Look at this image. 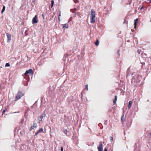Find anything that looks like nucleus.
<instances>
[{
    "mask_svg": "<svg viewBox=\"0 0 151 151\" xmlns=\"http://www.w3.org/2000/svg\"><path fill=\"white\" fill-rule=\"evenodd\" d=\"M132 84L133 85L139 84L141 78V76H139V75L135 72L132 73Z\"/></svg>",
    "mask_w": 151,
    "mask_h": 151,
    "instance_id": "obj_1",
    "label": "nucleus"
},
{
    "mask_svg": "<svg viewBox=\"0 0 151 151\" xmlns=\"http://www.w3.org/2000/svg\"><path fill=\"white\" fill-rule=\"evenodd\" d=\"M96 14L95 11L93 9L91 10V14L90 22L92 23H94L95 22V17Z\"/></svg>",
    "mask_w": 151,
    "mask_h": 151,
    "instance_id": "obj_2",
    "label": "nucleus"
},
{
    "mask_svg": "<svg viewBox=\"0 0 151 151\" xmlns=\"http://www.w3.org/2000/svg\"><path fill=\"white\" fill-rule=\"evenodd\" d=\"M24 95L22 93L21 91H19L17 93V95L16 96L15 101L21 98Z\"/></svg>",
    "mask_w": 151,
    "mask_h": 151,
    "instance_id": "obj_3",
    "label": "nucleus"
},
{
    "mask_svg": "<svg viewBox=\"0 0 151 151\" xmlns=\"http://www.w3.org/2000/svg\"><path fill=\"white\" fill-rule=\"evenodd\" d=\"M33 73L32 70L30 69L26 71L25 73L24 74V75H23V76L24 78V76H26L27 75H31Z\"/></svg>",
    "mask_w": 151,
    "mask_h": 151,
    "instance_id": "obj_4",
    "label": "nucleus"
},
{
    "mask_svg": "<svg viewBox=\"0 0 151 151\" xmlns=\"http://www.w3.org/2000/svg\"><path fill=\"white\" fill-rule=\"evenodd\" d=\"M38 22V20H37V18L36 16L35 15L34 17L32 20V23L33 24H34L35 23H37Z\"/></svg>",
    "mask_w": 151,
    "mask_h": 151,
    "instance_id": "obj_5",
    "label": "nucleus"
},
{
    "mask_svg": "<svg viewBox=\"0 0 151 151\" xmlns=\"http://www.w3.org/2000/svg\"><path fill=\"white\" fill-rule=\"evenodd\" d=\"M6 35L7 38V42H9L11 40V35L8 33H6Z\"/></svg>",
    "mask_w": 151,
    "mask_h": 151,
    "instance_id": "obj_6",
    "label": "nucleus"
},
{
    "mask_svg": "<svg viewBox=\"0 0 151 151\" xmlns=\"http://www.w3.org/2000/svg\"><path fill=\"white\" fill-rule=\"evenodd\" d=\"M99 151H102L103 147L101 142L98 148Z\"/></svg>",
    "mask_w": 151,
    "mask_h": 151,
    "instance_id": "obj_7",
    "label": "nucleus"
},
{
    "mask_svg": "<svg viewBox=\"0 0 151 151\" xmlns=\"http://www.w3.org/2000/svg\"><path fill=\"white\" fill-rule=\"evenodd\" d=\"M45 116V113H43L40 116V118L38 119L39 121H42V119Z\"/></svg>",
    "mask_w": 151,
    "mask_h": 151,
    "instance_id": "obj_8",
    "label": "nucleus"
},
{
    "mask_svg": "<svg viewBox=\"0 0 151 151\" xmlns=\"http://www.w3.org/2000/svg\"><path fill=\"white\" fill-rule=\"evenodd\" d=\"M37 127V124L36 123H34L33 125L31 126L30 130L33 129L34 128H36Z\"/></svg>",
    "mask_w": 151,
    "mask_h": 151,
    "instance_id": "obj_9",
    "label": "nucleus"
},
{
    "mask_svg": "<svg viewBox=\"0 0 151 151\" xmlns=\"http://www.w3.org/2000/svg\"><path fill=\"white\" fill-rule=\"evenodd\" d=\"M139 145L137 144H135V147L134 148V151H139Z\"/></svg>",
    "mask_w": 151,
    "mask_h": 151,
    "instance_id": "obj_10",
    "label": "nucleus"
},
{
    "mask_svg": "<svg viewBox=\"0 0 151 151\" xmlns=\"http://www.w3.org/2000/svg\"><path fill=\"white\" fill-rule=\"evenodd\" d=\"M138 21V19H135L134 20V28L135 29H136V25H137V23Z\"/></svg>",
    "mask_w": 151,
    "mask_h": 151,
    "instance_id": "obj_11",
    "label": "nucleus"
},
{
    "mask_svg": "<svg viewBox=\"0 0 151 151\" xmlns=\"http://www.w3.org/2000/svg\"><path fill=\"white\" fill-rule=\"evenodd\" d=\"M132 104V102L131 101H130L129 102V104L128 105V107L129 109H130L131 108V107Z\"/></svg>",
    "mask_w": 151,
    "mask_h": 151,
    "instance_id": "obj_12",
    "label": "nucleus"
},
{
    "mask_svg": "<svg viewBox=\"0 0 151 151\" xmlns=\"http://www.w3.org/2000/svg\"><path fill=\"white\" fill-rule=\"evenodd\" d=\"M117 96H115V98H114V101H113V103H114V104H115V103H116V101H117Z\"/></svg>",
    "mask_w": 151,
    "mask_h": 151,
    "instance_id": "obj_13",
    "label": "nucleus"
},
{
    "mask_svg": "<svg viewBox=\"0 0 151 151\" xmlns=\"http://www.w3.org/2000/svg\"><path fill=\"white\" fill-rule=\"evenodd\" d=\"M63 132L65 133L67 136H69V134L68 133V132L67 131V130L66 129L64 130Z\"/></svg>",
    "mask_w": 151,
    "mask_h": 151,
    "instance_id": "obj_14",
    "label": "nucleus"
},
{
    "mask_svg": "<svg viewBox=\"0 0 151 151\" xmlns=\"http://www.w3.org/2000/svg\"><path fill=\"white\" fill-rule=\"evenodd\" d=\"M124 115H123V116H122V117H121V121L122 123H123L124 122Z\"/></svg>",
    "mask_w": 151,
    "mask_h": 151,
    "instance_id": "obj_15",
    "label": "nucleus"
},
{
    "mask_svg": "<svg viewBox=\"0 0 151 151\" xmlns=\"http://www.w3.org/2000/svg\"><path fill=\"white\" fill-rule=\"evenodd\" d=\"M63 28L65 27L66 28H68V24H63Z\"/></svg>",
    "mask_w": 151,
    "mask_h": 151,
    "instance_id": "obj_16",
    "label": "nucleus"
},
{
    "mask_svg": "<svg viewBox=\"0 0 151 151\" xmlns=\"http://www.w3.org/2000/svg\"><path fill=\"white\" fill-rule=\"evenodd\" d=\"M95 45L96 46H98L99 45V42L98 40H96L95 43Z\"/></svg>",
    "mask_w": 151,
    "mask_h": 151,
    "instance_id": "obj_17",
    "label": "nucleus"
},
{
    "mask_svg": "<svg viewBox=\"0 0 151 151\" xmlns=\"http://www.w3.org/2000/svg\"><path fill=\"white\" fill-rule=\"evenodd\" d=\"M43 129L42 128L40 129L37 132L39 133L42 132L43 131Z\"/></svg>",
    "mask_w": 151,
    "mask_h": 151,
    "instance_id": "obj_18",
    "label": "nucleus"
},
{
    "mask_svg": "<svg viewBox=\"0 0 151 151\" xmlns=\"http://www.w3.org/2000/svg\"><path fill=\"white\" fill-rule=\"evenodd\" d=\"M5 7L4 6L3 7L2 10V11H1L2 13L3 12L5 11Z\"/></svg>",
    "mask_w": 151,
    "mask_h": 151,
    "instance_id": "obj_19",
    "label": "nucleus"
},
{
    "mask_svg": "<svg viewBox=\"0 0 151 151\" xmlns=\"http://www.w3.org/2000/svg\"><path fill=\"white\" fill-rule=\"evenodd\" d=\"M109 138L110 140V142H112L113 140V137L111 136Z\"/></svg>",
    "mask_w": 151,
    "mask_h": 151,
    "instance_id": "obj_20",
    "label": "nucleus"
},
{
    "mask_svg": "<svg viewBox=\"0 0 151 151\" xmlns=\"http://www.w3.org/2000/svg\"><path fill=\"white\" fill-rule=\"evenodd\" d=\"M10 66V64L9 63H6L5 65L6 67H9Z\"/></svg>",
    "mask_w": 151,
    "mask_h": 151,
    "instance_id": "obj_21",
    "label": "nucleus"
},
{
    "mask_svg": "<svg viewBox=\"0 0 151 151\" xmlns=\"http://www.w3.org/2000/svg\"><path fill=\"white\" fill-rule=\"evenodd\" d=\"M51 7H52L54 4V1H51Z\"/></svg>",
    "mask_w": 151,
    "mask_h": 151,
    "instance_id": "obj_22",
    "label": "nucleus"
},
{
    "mask_svg": "<svg viewBox=\"0 0 151 151\" xmlns=\"http://www.w3.org/2000/svg\"><path fill=\"white\" fill-rule=\"evenodd\" d=\"M73 1L75 3H77L78 2V1L77 0H73Z\"/></svg>",
    "mask_w": 151,
    "mask_h": 151,
    "instance_id": "obj_23",
    "label": "nucleus"
},
{
    "mask_svg": "<svg viewBox=\"0 0 151 151\" xmlns=\"http://www.w3.org/2000/svg\"><path fill=\"white\" fill-rule=\"evenodd\" d=\"M6 110H7V108H5V109L4 110L2 111L3 114L6 111Z\"/></svg>",
    "mask_w": 151,
    "mask_h": 151,
    "instance_id": "obj_24",
    "label": "nucleus"
},
{
    "mask_svg": "<svg viewBox=\"0 0 151 151\" xmlns=\"http://www.w3.org/2000/svg\"><path fill=\"white\" fill-rule=\"evenodd\" d=\"M88 86H85V89L88 91Z\"/></svg>",
    "mask_w": 151,
    "mask_h": 151,
    "instance_id": "obj_25",
    "label": "nucleus"
},
{
    "mask_svg": "<svg viewBox=\"0 0 151 151\" xmlns=\"http://www.w3.org/2000/svg\"><path fill=\"white\" fill-rule=\"evenodd\" d=\"M2 86H3L2 87H3V86H0V93L1 92V88H2Z\"/></svg>",
    "mask_w": 151,
    "mask_h": 151,
    "instance_id": "obj_26",
    "label": "nucleus"
},
{
    "mask_svg": "<svg viewBox=\"0 0 151 151\" xmlns=\"http://www.w3.org/2000/svg\"><path fill=\"white\" fill-rule=\"evenodd\" d=\"M39 133L37 131L35 135V136H36Z\"/></svg>",
    "mask_w": 151,
    "mask_h": 151,
    "instance_id": "obj_27",
    "label": "nucleus"
},
{
    "mask_svg": "<svg viewBox=\"0 0 151 151\" xmlns=\"http://www.w3.org/2000/svg\"><path fill=\"white\" fill-rule=\"evenodd\" d=\"M61 151H63V148L62 147L61 148Z\"/></svg>",
    "mask_w": 151,
    "mask_h": 151,
    "instance_id": "obj_28",
    "label": "nucleus"
},
{
    "mask_svg": "<svg viewBox=\"0 0 151 151\" xmlns=\"http://www.w3.org/2000/svg\"><path fill=\"white\" fill-rule=\"evenodd\" d=\"M104 151H107V150L106 148H105L104 150Z\"/></svg>",
    "mask_w": 151,
    "mask_h": 151,
    "instance_id": "obj_29",
    "label": "nucleus"
},
{
    "mask_svg": "<svg viewBox=\"0 0 151 151\" xmlns=\"http://www.w3.org/2000/svg\"><path fill=\"white\" fill-rule=\"evenodd\" d=\"M58 19H59V21H60V17H58Z\"/></svg>",
    "mask_w": 151,
    "mask_h": 151,
    "instance_id": "obj_30",
    "label": "nucleus"
},
{
    "mask_svg": "<svg viewBox=\"0 0 151 151\" xmlns=\"http://www.w3.org/2000/svg\"><path fill=\"white\" fill-rule=\"evenodd\" d=\"M42 17H43V19H44V14H42Z\"/></svg>",
    "mask_w": 151,
    "mask_h": 151,
    "instance_id": "obj_31",
    "label": "nucleus"
},
{
    "mask_svg": "<svg viewBox=\"0 0 151 151\" xmlns=\"http://www.w3.org/2000/svg\"><path fill=\"white\" fill-rule=\"evenodd\" d=\"M83 91H82V93H81V97H82V96H83V95H82V94H83Z\"/></svg>",
    "mask_w": 151,
    "mask_h": 151,
    "instance_id": "obj_32",
    "label": "nucleus"
},
{
    "mask_svg": "<svg viewBox=\"0 0 151 151\" xmlns=\"http://www.w3.org/2000/svg\"><path fill=\"white\" fill-rule=\"evenodd\" d=\"M60 16H61V13H60V12L59 15V17H60Z\"/></svg>",
    "mask_w": 151,
    "mask_h": 151,
    "instance_id": "obj_33",
    "label": "nucleus"
},
{
    "mask_svg": "<svg viewBox=\"0 0 151 151\" xmlns=\"http://www.w3.org/2000/svg\"><path fill=\"white\" fill-rule=\"evenodd\" d=\"M147 0L149 1V2L151 1V0Z\"/></svg>",
    "mask_w": 151,
    "mask_h": 151,
    "instance_id": "obj_34",
    "label": "nucleus"
},
{
    "mask_svg": "<svg viewBox=\"0 0 151 151\" xmlns=\"http://www.w3.org/2000/svg\"><path fill=\"white\" fill-rule=\"evenodd\" d=\"M35 1V0H34V1H33V3H34Z\"/></svg>",
    "mask_w": 151,
    "mask_h": 151,
    "instance_id": "obj_35",
    "label": "nucleus"
},
{
    "mask_svg": "<svg viewBox=\"0 0 151 151\" xmlns=\"http://www.w3.org/2000/svg\"><path fill=\"white\" fill-rule=\"evenodd\" d=\"M138 52L139 54L140 53V52L139 51H138Z\"/></svg>",
    "mask_w": 151,
    "mask_h": 151,
    "instance_id": "obj_36",
    "label": "nucleus"
},
{
    "mask_svg": "<svg viewBox=\"0 0 151 151\" xmlns=\"http://www.w3.org/2000/svg\"><path fill=\"white\" fill-rule=\"evenodd\" d=\"M109 111L111 112V109H110L109 110Z\"/></svg>",
    "mask_w": 151,
    "mask_h": 151,
    "instance_id": "obj_37",
    "label": "nucleus"
},
{
    "mask_svg": "<svg viewBox=\"0 0 151 151\" xmlns=\"http://www.w3.org/2000/svg\"><path fill=\"white\" fill-rule=\"evenodd\" d=\"M38 64L40 65V64L39 63Z\"/></svg>",
    "mask_w": 151,
    "mask_h": 151,
    "instance_id": "obj_38",
    "label": "nucleus"
},
{
    "mask_svg": "<svg viewBox=\"0 0 151 151\" xmlns=\"http://www.w3.org/2000/svg\"><path fill=\"white\" fill-rule=\"evenodd\" d=\"M117 52L119 53V52H118V51Z\"/></svg>",
    "mask_w": 151,
    "mask_h": 151,
    "instance_id": "obj_39",
    "label": "nucleus"
}]
</instances>
